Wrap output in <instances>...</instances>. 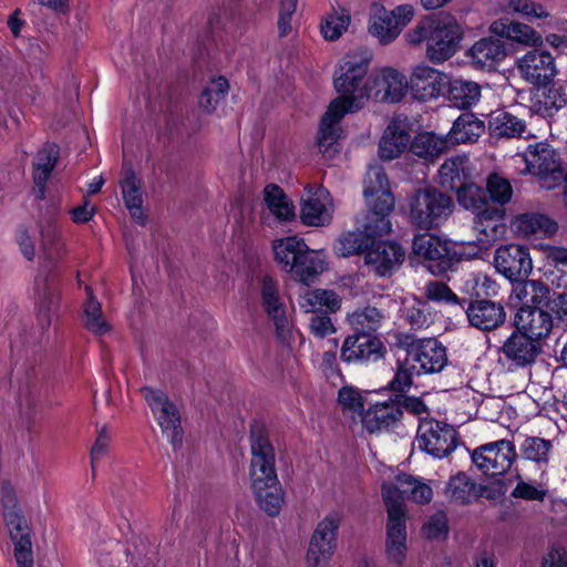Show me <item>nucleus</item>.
I'll list each match as a JSON object with an SVG mask.
<instances>
[{
	"mask_svg": "<svg viewBox=\"0 0 567 567\" xmlns=\"http://www.w3.org/2000/svg\"><path fill=\"white\" fill-rule=\"evenodd\" d=\"M371 56L355 50L340 59L333 73V86L340 94L328 106L318 132V147L322 155L332 158L339 151V123L348 113L361 110L369 101L373 75L368 76Z\"/></svg>",
	"mask_w": 567,
	"mask_h": 567,
	"instance_id": "f257e3e1",
	"label": "nucleus"
},
{
	"mask_svg": "<svg viewBox=\"0 0 567 567\" xmlns=\"http://www.w3.org/2000/svg\"><path fill=\"white\" fill-rule=\"evenodd\" d=\"M250 484L256 502L268 515L275 516L284 504V492L275 470V453L261 432L250 435Z\"/></svg>",
	"mask_w": 567,
	"mask_h": 567,
	"instance_id": "f03ea898",
	"label": "nucleus"
},
{
	"mask_svg": "<svg viewBox=\"0 0 567 567\" xmlns=\"http://www.w3.org/2000/svg\"><path fill=\"white\" fill-rule=\"evenodd\" d=\"M516 171L522 175L537 178L542 188L554 189L560 185L564 169L559 154L549 144H529L525 151L513 157Z\"/></svg>",
	"mask_w": 567,
	"mask_h": 567,
	"instance_id": "7ed1b4c3",
	"label": "nucleus"
},
{
	"mask_svg": "<svg viewBox=\"0 0 567 567\" xmlns=\"http://www.w3.org/2000/svg\"><path fill=\"white\" fill-rule=\"evenodd\" d=\"M363 195L371 212L369 216L375 218V226H368L372 233H389L391 223L388 218L394 207V196L384 169L379 165L369 167L363 183Z\"/></svg>",
	"mask_w": 567,
	"mask_h": 567,
	"instance_id": "20e7f679",
	"label": "nucleus"
},
{
	"mask_svg": "<svg viewBox=\"0 0 567 567\" xmlns=\"http://www.w3.org/2000/svg\"><path fill=\"white\" fill-rule=\"evenodd\" d=\"M384 504L386 506L388 519L385 532L384 553L389 563L402 566L408 557V533H406V509L395 498L394 491L390 487L384 489Z\"/></svg>",
	"mask_w": 567,
	"mask_h": 567,
	"instance_id": "39448f33",
	"label": "nucleus"
},
{
	"mask_svg": "<svg viewBox=\"0 0 567 567\" xmlns=\"http://www.w3.org/2000/svg\"><path fill=\"white\" fill-rule=\"evenodd\" d=\"M0 503L4 507L3 515L14 544V557L18 567H33L29 526L16 508L17 501L12 486L6 482L0 484Z\"/></svg>",
	"mask_w": 567,
	"mask_h": 567,
	"instance_id": "423d86ee",
	"label": "nucleus"
},
{
	"mask_svg": "<svg viewBox=\"0 0 567 567\" xmlns=\"http://www.w3.org/2000/svg\"><path fill=\"white\" fill-rule=\"evenodd\" d=\"M453 210L450 196L434 188H424L414 194L410 203V220L421 229L441 226Z\"/></svg>",
	"mask_w": 567,
	"mask_h": 567,
	"instance_id": "0eeeda50",
	"label": "nucleus"
},
{
	"mask_svg": "<svg viewBox=\"0 0 567 567\" xmlns=\"http://www.w3.org/2000/svg\"><path fill=\"white\" fill-rule=\"evenodd\" d=\"M464 28L458 19L450 13L433 17L432 32L426 56L433 63H443L460 49Z\"/></svg>",
	"mask_w": 567,
	"mask_h": 567,
	"instance_id": "6e6552de",
	"label": "nucleus"
},
{
	"mask_svg": "<svg viewBox=\"0 0 567 567\" xmlns=\"http://www.w3.org/2000/svg\"><path fill=\"white\" fill-rule=\"evenodd\" d=\"M342 520L343 513L332 509L318 522L307 550V561L310 566H324L332 558Z\"/></svg>",
	"mask_w": 567,
	"mask_h": 567,
	"instance_id": "1a4fd4ad",
	"label": "nucleus"
},
{
	"mask_svg": "<svg viewBox=\"0 0 567 567\" xmlns=\"http://www.w3.org/2000/svg\"><path fill=\"white\" fill-rule=\"evenodd\" d=\"M449 75L426 63H419L409 75V93L419 102H433L445 95Z\"/></svg>",
	"mask_w": 567,
	"mask_h": 567,
	"instance_id": "9d476101",
	"label": "nucleus"
},
{
	"mask_svg": "<svg viewBox=\"0 0 567 567\" xmlns=\"http://www.w3.org/2000/svg\"><path fill=\"white\" fill-rule=\"evenodd\" d=\"M516 456L514 443L503 439L476 447L472 453V461L484 474L498 476L512 467Z\"/></svg>",
	"mask_w": 567,
	"mask_h": 567,
	"instance_id": "9b49d317",
	"label": "nucleus"
},
{
	"mask_svg": "<svg viewBox=\"0 0 567 567\" xmlns=\"http://www.w3.org/2000/svg\"><path fill=\"white\" fill-rule=\"evenodd\" d=\"M416 444L433 457L442 458L455 449L456 432L444 422L422 419L417 427Z\"/></svg>",
	"mask_w": 567,
	"mask_h": 567,
	"instance_id": "f8f14e48",
	"label": "nucleus"
},
{
	"mask_svg": "<svg viewBox=\"0 0 567 567\" xmlns=\"http://www.w3.org/2000/svg\"><path fill=\"white\" fill-rule=\"evenodd\" d=\"M143 394L163 434L167 437L173 447L176 449L181 445L183 436L178 409L169 401L167 395L159 390L145 388L143 389Z\"/></svg>",
	"mask_w": 567,
	"mask_h": 567,
	"instance_id": "ddd939ff",
	"label": "nucleus"
},
{
	"mask_svg": "<svg viewBox=\"0 0 567 567\" xmlns=\"http://www.w3.org/2000/svg\"><path fill=\"white\" fill-rule=\"evenodd\" d=\"M334 205L327 188L307 185L300 199V220L308 227H326L333 218Z\"/></svg>",
	"mask_w": 567,
	"mask_h": 567,
	"instance_id": "4468645a",
	"label": "nucleus"
},
{
	"mask_svg": "<svg viewBox=\"0 0 567 567\" xmlns=\"http://www.w3.org/2000/svg\"><path fill=\"white\" fill-rule=\"evenodd\" d=\"M519 76L530 85L545 86L557 75L555 58L546 50L535 48L516 60Z\"/></svg>",
	"mask_w": 567,
	"mask_h": 567,
	"instance_id": "2eb2a0df",
	"label": "nucleus"
},
{
	"mask_svg": "<svg viewBox=\"0 0 567 567\" xmlns=\"http://www.w3.org/2000/svg\"><path fill=\"white\" fill-rule=\"evenodd\" d=\"M474 230L478 235L477 240L468 244L471 251L467 257H477L487 250L505 233L504 209L501 207H488L476 213Z\"/></svg>",
	"mask_w": 567,
	"mask_h": 567,
	"instance_id": "dca6fc26",
	"label": "nucleus"
},
{
	"mask_svg": "<svg viewBox=\"0 0 567 567\" xmlns=\"http://www.w3.org/2000/svg\"><path fill=\"white\" fill-rule=\"evenodd\" d=\"M406 359L416 374L440 372L447 361L445 348L433 338L414 342L408 350Z\"/></svg>",
	"mask_w": 567,
	"mask_h": 567,
	"instance_id": "f3484780",
	"label": "nucleus"
},
{
	"mask_svg": "<svg viewBox=\"0 0 567 567\" xmlns=\"http://www.w3.org/2000/svg\"><path fill=\"white\" fill-rule=\"evenodd\" d=\"M261 306L268 318L271 320L276 334L279 339L286 340L290 331V322L287 316V306L280 295L279 284L271 277H265L260 287Z\"/></svg>",
	"mask_w": 567,
	"mask_h": 567,
	"instance_id": "a211bd4d",
	"label": "nucleus"
},
{
	"mask_svg": "<svg viewBox=\"0 0 567 567\" xmlns=\"http://www.w3.org/2000/svg\"><path fill=\"white\" fill-rule=\"evenodd\" d=\"M496 270L509 280L528 277L533 270V260L527 247L517 244L501 246L494 255Z\"/></svg>",
	"mask_w": 567,
	"mask_h": 567,
	"instance_id": "6ab92c4d",
	"label": "nucleus"
},
{
	"mask_svg": "<svg viewBox=\"0 0 567 567\" xmlns=\"http://www.w3.org/2000/svg\"><path fill=\"white\" fill-rule=\"evenodd\" d=\"M409 93V79L394 68H383L373 75L370 100L399 103Z\"/></svg>",
	"mask_w": 567,
	"mask_h": 567,
	"instance_id": "aec40b11",
	"label": "nucleus"
},
{
	"mask_svg": "<svg viewBox=\"0 0 567 567\" xmlns=\"http://www.w3.org/2000/svg\"><path fill=\"white\" fill-rule=\"evenodd\" d=\"M405 258L404 249L394 241H370L365 251V265L381 277L390 276Z\"/></svg>",
	"mask_w": 567,
	"mask_h": 567,
	"instance_id": "412c9836",
	"label": "nucleus"
},
{
	"mask_svg": "<svg viewBox=\"0 0 567 567\" xmlns=\"http://www.w3.org/2000/svg\"><path fill=\"white\" fill-rule=\"evenodd\" d=\"M340 355L347 363L375 362L383 355V344L375 336L354 332L344 339Z\"/></svg>",
	"mask_w": 567,
	"mask_h": 567,
	"instance_id": "4be33fe9",
	"label": "nucleus"
},
{
	"mask_svg": "<svg viewBox=\"0 0 567 567\" xmlns=\"http://www.w3.org/2000/svg\"><path fill=\"white\" fill-rule=\"evenodd\" d=\"M540 352V343L519 331H514L501 348V360L509 368H525L533 364Z\"/></svg>",
	"mask_w": 567,
	"mask_h": 567,
	"instance_id": "5701e85b",
	"label": "nucleus"
},
{
	"mask_svg": "<svg viewBox=\"0 0 567 567\" xmlns=\"http://www.w3.org/2000/svg\"><path fill=\"white\" fill-rule=\"evenodd\" d=\"M412 125L406 117H394L385 127L379 143L382 159H394L410 148Z\"/></svg>",
	"mask_w": 567,
	"mask_h": 567,
	"instance_id": "b1692460",
	"label": "nucleus"
},
{
	"mask_svg": "<svg viewBox=\"0 0 567 567\" xmlns=\"http://www.w3.org/2000/svg\"><path fill=\"white\" fill-rule=\"evenodd\" d=\"M65 254L62 225L55 217H45L39 223V256L48 262L60 260Z\"/></svg>",
	"mask_w": 567,
	"mask_h": 567,
	"instance_id": "393cba45",
	"label": "nucleus"
},
{
	"mask_svg": "<svg viewBox=\"0 0 567 567\" xmlns=\"http://www.w3.org/2000/svg\"><path fill=\"white\" fill-rule=\"evenodd\" d=\"M514 323L517 331L537 342L547 338L553 329L551 316L539 307H524L518 309Z\"/></svg>",
	"mask_w": 567,
	"mask_h": 567,
	"instance_id": "a878e982",
	"label": "nucleus"
},
{
	"mask_svg": "<svg viewBox=\"0 0 567 567\" xmlns=\"http://www.w3.org/2000/svg\"><path fill=\"white\" fill-rule=\"evenodd\" d=\"M386 487L394 491L395 498H398L403 506H405V499L417 504H426L433 497L432 487L424 480L409 474H399L395 476L394 482L384 483L382 486L383 497ZM404 508L406 509V507Z\"/></svg>",
	"mask_w": 567,
	"mask_h": 567,
	"instance_id": "bb28decb",
	"label": "nucleus"
},
{
	"mask_svg": "<svg viewBox=\"0 0 567 567\" xmlns=\"http://www.w3.org/2000/svg\"><path fill=\"white\" fill-rule=\"evenodd\" d=\"M489 31L499 38L522 45L540 47L543 44V37L534 28L509 19L495 20L489 25Z\"/></svg>",
	"mask_w": 567,
	"mask_h": 567,
	"instance_id": "cd10ccee",
	"label": "nucleus"
},
{
	"mask_svg": "<svg viewBox=\"0 0 567 567\" xmlns=\"http://www.w3.org/2000/svg\"><path fill=\"white\" fill-rule=\"evenodd\" d=\"M329 268V258L324 249H311L300 254L291 276L303 285L315 282Z\"/></svg>",
	"mask_w": 567,
	"mask_h": 567,
	"instance_id": "c85d7f7f",
	"label": "nucleus"
},
{
	"mask_svg": "<svg viewBox=\"0 0 567 567\" xmlns=\"http://www.w3.org/2000/svg\"><path fill=\"white\" fill-rule=\"evenodd\" d=\"M471 326L492 330L504 323L506 313L501 303L491 300L472 301L466 310Z\"/></svg>",
	"mask_w": 567,
	"mask_h": 567,
	"instance_id": "c756f323",
	"label": "nucleus"
},
{
	"mask_svg": "<svg viewBox=\"0 0 567 567\" xmlns=\"http://www.w3.org/2000/svg\"><path fill=\"white\" fill-rule=\"evenodd\" d=\"M549 301L548 287L538 280H520L513 285L509 303L518 309L524 307L538 308Z\"/></svg>",
	"mask_w": 567,
	"mask_h": 567,
	"instance_id": "7c9ffc66",
	"label": "nucleus"
},
{
	"mask_svg": "<svg viewBox=\"0 0 567 567\" xmlns=\"http://www.w3.org/2000/svg\"><path fill=\"white\" fill-rule=\"evenodd\" d=\"M375 226V218L367 216L364 230L347 231L341 234L333 244V251L340 257H350L360 254L363 249L368 250L372 237L381 236L384 233H372L368 226Z\"/></svg>",
	"mask_w": 567,
	"mask_h": 567,
	"instance_id": "2f4dec72",
	"label": "nucleus"
},
{
	"mask_svg": "<svg viewBox=\"0 0 567 567\" xmlns=\"http://www.w3.org/2000/svg\"><path fill=\"white\" fill-rule=\"evenodd\" d=\"M402 411L394 402L373 403L362 415V424L370 432H380L392 427L401 417Z\"/></svg>",
	"mask_w": 567,
	"mask_h": 567,
	"instance_id": "473e14b6",
	"label": "nucleus"
},
{
	"mask_svg": "<svg viewBox=\"0 0 567 567\" xmlns=\"http://www.w3.org/2000/svg\"><path fill=\"white\" fill-rule=\"evenodd\" d=\"M298 303L306 313H316L324 311L334 313L340 310L342 305L341 297L330 289H308L299 296Z\"/></svg>",
	"mask_w": 567,
	"mask_h": 567,
	"instance_id": "72a5a7b5",
	"label": "nucleus"
},
{
	"mask_svg": "<svg viewBox=\"0 0 567 567\" xmlns=\"http://www.w3.org/2000/svg\"><path fill=\"white\" fill-rule=\"evenodd\" d=\"M472 63L478 69H493L506 56L505 44L493 38L478 40L470 49Z\"/></svg>",
	"mask_w": 567,
	"mask_h": 567,
	"instance_id": "f704fd0d",
	"label": "nucleus"
},
{
	"mask_svg": "<svg viewBox=\"0 0 567 567\" xmlns=\"http://www.w3.org/2000/svg\"><path fill=\"white\" fill-rule=\"evenodd\" d=\"M413 252L429 261H437L443 270L450 262V250L446 240L433 234H422L414 237Z\"/></svg>",
	"mask_w": 567,
	"mask_h": 567,
	"instance_id": "c9c22d12",
	"label": "nucleus"
},
{
	"mask_svg": "<svg viewBox=\"0 0 567 567\" xmlns=\"http://www.w3.org/2000/svg\"><path fill=\"white\" fill-rule=\"evenodd\" d=\"M346 320L354 332L373 336L374 332L382 328L386 316L383 310L365 305L349 311Z\"/></svg>",
	"mask_w": 567,
	"mask_h": 567,
	"instance_id": "e433bc0d",
	"label": "nucleus"
},
{
	"mask_svg": "<svg viewBox=\"0 0 567 567\" xmlns=\"http://www.w3.org/2000/svg\"><path fill=\"white\" fill-rule=\"evenodd\" d=\"M368 30L382 45L392 43L401 34L389 10L379 4L372 7Z\"/></svg>",
	"mask_w": 567,
	"mask_h": 567,
	"instance_id": "4c0bfd02",
	"label": "nucleus"
},
{
	"mask_svg": "<svg viewBox=\"0 0 567 567\" xmlns=\"http://www.w3.org/2000/svg\"><path fill=\"white\" fill-rule=\"evenodd\" d=\"M274 259L287 272H291L301 252L308 250L306 241L298 236H287L272 241Z\"/></svg>",
	"mask_w": 567,
	"mask_h": 567,
	"instance_id": "58836bf2",
	"label": "nucleus"
},
{
	"mask_svg": "<svg viewBox=\"0 0 567 567\" xmlns=\"http://www.w3.org/2000/svg\"><path fill=\"white\" fill-rule=\"evenodd\" d=\"M60 150L55 144L44 145L33 158V181L38 188L37 197L44 198L45 184L58 162Z\"/></svg>",
	"mask_w": 567,
	"mask_h": 567,
	"instance_id": "ea45409f",
	"label": "nucleus"
},
{
	"mask_svg": "<svg viewBox=\"0 0 567 567\" xmlns=\"http://www.w3.org/2000/svg\"><path fill=\"white\" fill-rule=\"evenodd\" d=\"M34 296L38 319L42 326H49L58 307V295L54 286L47 277H38L34 281Z\"/></svg>",
	"mask_w": 567,
	"mask_h": 567,
	"instance_id": "a19ab883",
	"label": "nucleus"
},
{
	"mask_svg": "<svg viewBox=\"0 0 567 567\" xmlns=\"http://www.w3.org/2000/svg\"><path fill=\"white\" fill-rule=\"evenodd\" d=\"M449 101L457 109H470L477 104L482 95L481 85L465 79L449 78L446 92Z\"/></svg>",
	"mask_w": 567,
	"mask_h": 567,
	"instance_id": "79ce46f5",
	"label": "nucleus"
},
{
	"mask_svg": "<svg viewBox=\"0 0 567 567\" xmlns=\"http://www.w3.org/2000/svg\"><path fill=\"white\" fill-rule=\"evenodd\" d=\"M451 147L450 138L432 132L417 134L410 144V151L425 161L439 157Z\"/></svg>",
	"mask_w": 567,
	"mask_h": 567,
	"instance_id": "37998d69",
	"label": "nucleus"
},
{
	"mask_svg": "<svg viewBox=\"0 0 567 567\" xmlns=\"http://www.w3.org/2000/svg\"><path fill=\"white\" fill-rule=\"evenodd\" d=\"M566 106V86L559 81L546 87L533 103V110L543 117H553Z\"/></svg>",
	"mask_w": 567,
	"mask_h": 567,
	"instance_id": "c03bdc74",
	"label": "nucleus"
},
{
	"mask_svg": "<svg viewBox=\"0 0 567 567\" xmlns=\"http://www.w3.org/2000/svg\"><path fill=\"white\" fill-rule=\"evenodd\" d=\"M512 227L524 237L532 235L553 236L558 229L555 220L542 214L519 215L513 220Z\"/></svg>",
	"mask_w": 567,
	"mask_h": 567,
	"instance_id": "a18cd8bd",
	"label": "nucleus"
},
{
	"mask_svg": "<svg viewBox=\"0 0 567 567\" xmlns=\"http://www.w3.org/2000/svg\"><path fill=\"white\" fill-rule=\"evenodd\" d=\"M484 132V122L472 113H465L455 120L447 137L452 146L454 144L476 142Z\"/></svg>",
	"mask_w": 567,
	"mask_h": 567,
	"instance_id": "49530a36",
	"label": "nucleus"
},
{
	"mask_svg": "<svg viewBox=\"0 0 567 567\" xmlns=\"http://www.w3.org/2000/svg\"><path fill=\"white\" fill-rule=\"evenodd\" d=\"M122 196L131 216L140 223H144L142 210V189L141 181L131 168H124L120 181Z\"/></svg>",
	"mask_w": 567,
	"mask_h": 567,
	"instance_id": "de8ad7c7",
	"label": "nucleus"
},
{
	"mask_svg": "<svg viewBox=\"0 0 567 567\" xmlns=\"http://www.w3.org/2000/svg\"><path fill=\"white\" fill-rule=\"evenodd\" d=\"M264 204L277 220L290 221L295 217V207L284 189L275 184H268L262 192Z\"/></svg>",
	"mask_w": 567,
	"mask_h": 567,
	"instance_id": "09e8293b",
	"label": "nucleus"
},
{
	"mask_svg": "<svg viewBox=\"0 0 567 567\" xmlns=\"http://www.w3.org/2000/svg\"><path fill=\"white\" fill-rule=\"evenodd\" d=\"M468 158L454 156L446 159L439 169V181L442 187L456 190L467 182Z\"/></svg>",
	"mask_w": 567,
	"mask_h": 567,
	"instance_id": "8fccbe9b",
	"label": "nucleus"
},
{
	"mask_svg": "<svg viewBox=\"0 0 567 567\" xmlns=\"http://www.w3.org/2000/svg\"><path fill=\"white\" fill-rule=\"evenodd\" d=\"M482 488L465 473L452 476L446 487L447 496L455 503L468 504L477 499Z\"/></svg>",
	"mask_w": 567,
	"mask_h": 567,
	"instance_id": "3c124183",
	"label": "nucleus"
},
{
	"mask_svg": "<svg viewBox=\"0 0 567 567\" xmlns=\"http://www.w3.org/2000/svg\"><path fill=\"white\" fill-rule=\"evenodd\" d=\"M525 122L511 113L498 111L489 120L491 134L497 137H516L525 132Z\"/></svg>",
	"mask_w": 567,
	"mask_h": 567,
	"instance_id": "603ef678",
	"label": "nucleus"
},
{
	"mask_svg": "<svg viewBox=\"0 0 567 567\" xmlns=\"http://www.w3.org/2000/svg\"><path fill=\"white\" fill-rule=\"evenodd\" d=\"M85 290L87 298L84 303V326L94 334H104L110 330V326L103 316L102 306L89 286Z\"/></svg>",
	"mask_w": 567,
	"mask_h": 567,
	"instance_id": "864d4df0",
	"label": "nucleus"
},
{
	"mask_svg": "<svg viewBox=\"0 0 567 567\" xmlns=\"http://www.w3.org/2000/svg\"><path fill=\"white\" fill-rule=\"evenodd\" d=\"M229 84L226 78H213L199 96V106L207 113L214 112L228 94Z\"/></svg>",
	"mask_w": 567,
	"mask_h": 567,
	"instance_id": "5fc2aeb1",
	"label": "nucleus"
},
{
	"mask_svg": "<svg viewBox=\"0 0 567 567\" xmlns=\"http://www.w3.org/2000/svg\"><path fill=\"white\" fill-rule=\"evenodd\" d=\"M456 198L462 207L475 214L489 207L485 189L474 183L465 182L457 188Z\"/></svg>",
	"mask_w": 567,
	"mask_h": 567,
	"instance_id": "6e6d98bb",
	"label": "nucleus"
},
{
	"mask_svg": "<svg viewBox=\"0 0 567 567\" xmlns=\"http://www.w3.org/2000/svg\"><path fill=\"white\" fill-rule=\"evenodd\" d=\"M402 312L413 328L420 329L431 322L427 302L415 297L404 298Z\"/></svg>",
	"mask_w": 567,
	"mask_h": 567,
	"instance_id": "4d7b16f0",
	"label": "nucleus"
},
{
	"mask_svg": "<svg viewBox=\"0 0 567 567\" xmlns=\"http://www.w3.org/2000/svg\"><path fill=\"white\" fill-rule=\"evenodd\" d=\"M351 22L346 9L336 10L328 14L321 23V34L326 40L334 41L348 29Z\"/></svg>",
	"mask_w": 567,
	"mask_h": 567,
	"instance_id": "13d9d810",
	"label": "nucleus"
},
{
	"mask_svg": "<svg viewBox=\"0 0 567 567\" xmlns=\"http://www.w3.org/2000/svg\"><path fill=\"white\" fill-rule=\"evenodd\" d=\"M485 192L488 193L489 199L501 208L513 197V187L509 181L498 174L488 176Z\"/></svg>",
	"mask_w": 567,
	"mask_h": 567,
	"instance_id": "bf43d9fd",
	"label": "nucleus"
},
{
	"mask_svg": "<svg viewBox=\"0 0 567 567\" xmlns=\"http://www.w3.org/2000/svg\"><path fill=\"white\" fill-rule=\"evenodd\" d=\"M465 289L468 293L476 297H494L498 293L497 282L492 277L483 272L468 275L465 280Z\"/></svg>",
	"mask_w": 567,
	"mask_h": 567,
	"instance_id": "052dcab7",
	"label": "nucleus"
},
{
	"mask_svg": "<svg viewBox=\"0 0 567 567\" xmlns=\"http://www.w3.org/2000/svg\"><path fill=\"white\" fill-rule=\"evenodd\" d=\"M550 450V441L535 436L525 439L520 445L523 457L536 463H547Z\"/></svg>",
	"mask_w": 567,
	"mask_h": 567,
	"instance_id": "680f3d73",
	"label": "nucleus"
},
{
	"mask_svg": "<svg viewBox=\"0 0 567 567\" xmlns=\"http://www.w3.org/2000/svg\"><path fill=\"white\" fill-rule=\"evenodd\" d=\"M547 494V487L542 483L525 481L523 477L516 475V486L511 495L514 498H522L526 501H543Z\"/></svg>",
	"mask_w": 567,
	"mask_h": 567,
	"instance_id": "e2e57ef3",
	"label": "nucleus"
},
{
	"mask_svg": "<svg viewBox=\"0 0 567 567\" xmlns=\"http://www.w3.org/2000/svg\"><path fill=\"white\" fill-rule=\"evenodd\" d=\"M506 9L508 12L517 13L528 21L549 16L542 4L532 0H507Z\"/></svg>",
	"mask_w": 567,
	"mask_h": 567,
	"instance_id": "0e129e2a",
	"label": "nucleus"
},
{
	"mask_svg": "<svg viewBox=\"0 0 567 567\" xmlns=\"http://www.w3.org/2000/svg\"><path fill=\"white\" fill-rule=\"evenodd\" d=\"M338 402L342 410L350 414H361L364 406L362 394L352 386H343L339 390Z\"/></svg>",
	"mask_w": 567,
	"mask_h": 567,
	"instance_id": "69168bd1",
	"label": "nucleus"
},
{
	"mask_svg": "<svg viewBox=\"0 0 567 567\" xmlns=\"http://www.w3.org/2000/svg\"><path fill=\"white\" fill-rule=\"evenodd\" d=\"M432 22L433 17L421 19L413 28L404 33V41L412 47L421 45L423 42L427 44L431 38Z\"/></svg>",
	"mask_w": 567,
	"mask_h": 567,
	"instance_id": "338daca9",
	"label": "nucleus"
},
{
	"mask_svg": "<svg viewBox=\"0 0 567 567\" xmlns=\"http://www.w3.org/2000/svg\"><path fill=\"white\" fill-rule=\"evenodd\" d=\"M544 258L558 270L567 272V248L560 246L540 245Z\"/></svg>",
	"mask_w": 567,
	"mask_h": 567,
	"instance_id": "774afa93",
	"label": "nucleus"
}]
</instances>
